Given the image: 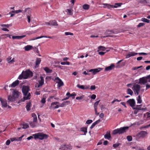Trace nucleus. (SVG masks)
Returning a JSON list of instances; mask_svg holds the SVG:
<instances>
[{"label": "nucleus", "mask_w": 150, "mask_h": 150, "mask_svg": "<svg viewBox=\"0 0 150 150\" xmlns=\"http://www.w3.org/2000/svg\"><path fill=\"white\" fill-rule=\"evenodd\" d=\"M104 116V114L103 113H101L99 115V117L100 118H103Z\"/></svg>", "instance_id": "62"}, {"label": "nucleus", "mask_w": 150, "mask_h": 150, "mask_svg": "<svg viewBox=\"0 0 150 150\" xmlns=\"http://www.w3.org/2000/svg\"><path fill=\"white\" fill-rule=\"evenodd\" d=\"M115 67V65L114 64H111V65L105 68V71H109L111 70L112 69H113Z\"/></svg>", "instance_id": "18"}, {"label": "nucleus", "mask_w": 150, "mask_h": 150, "mask_svg": "<svg viewBox=\"0 0 150 150\" xmlns=\"http://www.w3.org/2000/svg\"><path fill=\"white\" fill-rule=\"evenodd\" d=\"M70 103V101H67L64 102L59 105V107H64L65 106L69 104Z\"/></svg>", "instance_id": "22"}, {"label": "nucleus", "mask_w": 150, "mask_h": 150, "mask_svg": "<svg viewBox=\"0 0 150 150\" xmlns=\"http://www.w3.org/2000/svg\"><path fill=\"white\" fill-rule=\"evenodd\" d=\"M54 97V96H50L49 98L48 99V101H51V99L53 98Z\"/></svg>", "instance_id": "61"}, {"label": "nucleus", "mask_w": 150, "mask_h": 150, "mask_svg": "<svg viewBox=\"0 0 150 150\" xmlns=\"http://www.w3.org/2000/svg\"><path fill=\"white\" fill-rule=\"evenodd\" d=\"M100 120L99 119L93 123L90 127V128L92 129L96 125L98 124L100 122Z\"/></svg>", "instance_id": "27"}, {"label": "nucleus", "mask_w": 150, "mask_h": 150, "mask_svg": "<svg viewBox=\"0 0 150 150\" xmlns=\"http://www.w3.org/2000/svg\"><path fill=\"white\" fill-rule=\"evenodd\" d=\"M137 103H142V100H141V97L140 96H139L137 99Z\"/></svg>", "instance_id": "40"}, {"label": "nucleus", "mask_w": 150, "mask_h": 150, "mask_svg": "<svg viewBox=\"0 0 150 150\" xmlns=\"http://www.w3.org/2000/svg\"><path fill=\"white\" fill-rule=\"evenodd\" d=\"M83 8L85 10H88L89 8V5L88 4H85L83 6Z\"/></svg>", "instance_id": "42"}, {"label": "nucleus", "mask_w": 150, "mask_h": 150, "mask_svg": "<svg viewBox=\"0 0 150 150\" xmlns=\"http://www.w3.org/2000/svg\"><path fill=\"white\" fill-rule=\"evenodd\" d=\"M122 4V3H115V5H113V8H116L118 7H120Z\"/></svg>", "instance_id": "35"}, {"label": "nucleus", "mask_w": 150, "mask_h": 150, "mask_svg": "<svg viewBox=\"0 0 150 150\" xmlns=\"http://www.w3.org/2000/svg\"><path fill=\"white\" fill-rule=\"evenodd\" d=\"M29 87L27 86H23L22 91L23 93L24 97L23 98L21 99L20 101L24 102L25 100L30 99V94L28 93L29 90Z\"/></svg>", "instance_id": "1"}, {"label": "nucleus", "mask_w": 150, "mask_h": 150, "mask_svg": "<svg viewBox=\"0 0 150 150\" xmlns=\"http://www.w3.org/2000/svg\"><path fill=\"white\" fill-rule=\"evenodd\" d=\"M60 64L61 65H69L70 64V63L69 62H61Z\"/></svg>", "instance_id": "47"}, {"label": "nucleus", "mask_w": 150, "mask_h": 150, "mask_svg": "<svg viewBox=\"0 0 150 150\" xmlns=\"http://www.w3.org/2000/svg\"><path fill=\"white\" fill-rule=\"evenodd\" d=\"M128 128V127H124L115 129L113 131L112 134L115 135L118 134H123L126 131Z\"/></svg>", "instance_id": "3"}, {"label": "nucleus", "mask_w": 150, "mask_h": 150, "mask_svg": "<svg viewBox=\"0 0 150 150\" xmlns=\"http://www.w3.org/2000/svg\"><path fill=\"white\" fill-rule=\"evenodd\" d=\"M46 98H42L41 100V102L42 103H45L46 102Z\"/></svg>", "instance_id": "57"}, {"label": "nucleus", "mask_w": 150, "mask_h": 150, "mask_svg": "<svg viewBox=\"0 0 150 150\" xmlns=\"http://www.w3.org/2000/svg\"><path fill=\"white\" fill-rule=\"evenodd\" d=\"M1 26H4V27H6L7 28H8L9 26H11V25H10V24H3V25H1Z\"/></svg>", "instance_id": "58"}, {"label": "nucleus", "mask_w": 150, "mask_h": 150, "mask_svg": "<svg viewBox=\"0 0 150 150\" xmlns=\"http://www.w3.org/2000/svg\"><path fill=\"white\" fill-rule=\"evenodd\" d=\"M50 38V39L53 38V37H51V36H41L40 37H37L33 38V40H35L41 38Z\"/></svg>", "instance_id": "21"}, {"label": "nucleus", "mask_w": 150, "mask_h": 150, "mask_svg": "<svg viewBox=\"0 0 150 150\" xmlns=\"http://www.w3.org/2000/svg\"><path fill=\"white\" fill-rule=\"evenodd\" d=\"M67 10L69 14V15H72L73 14V9H67Z\"/></svg>", "instance_id": "44"}, {"label": "nucleus", "mask_w": 150, "mask_h": 150, "mask_svg": "<svg viewBox=\"0 0 150 150\" xmlns=\"http://www.w3.org/2000/svg\"><path fill=\"white\" fill-rule=\"evenodd\" d=\"M40 80H39L38 81V83H36L35 85V87L39 88L40 86H42L44 83V77L41 76H40Z\"/></svg>", "instance_id": "7"}, {"label": "nucleus", "mask_w": 150, "mask_h": 150, "mask_svg": "<svg viewBox=\"0 0 150 150\" xmlns=\"http://www.w3.org/2000/svg\"><path fill=\"white\" fill-rule=\"evenodd\" d=\"M127 93L128 94L132 96L133 94V92L130 89L128 88L127 89Z\"/></svg>", "instance_id": "37"}, {"label": "nucleus", "mask_w": 150, "mask_h": 150, "mask_svg": "<svg viewBox=\"0 0 150 150\" xmlns=\"http://www.w3.org/2000/svg\"><path fill=\"white\" fill-rule=\"evenodd\" d=\"M104 137L105 139L109 140L111 137L110 132H107V133L105 135Z\"/></svg>", "instance_id": "25"}, {"label": "nucleus", "mask_w": 150, "mask_h": 150, "mask_svg": "<svg viewBox=\"0 0 150 150\" xmlns=\"http://www.w3.org/2000/svg\"><path fill=\"white\" fill-rule=\"evenodd\" d=\"M0 101H1L2 107H6L7 106V103L6 100L0 98Z\"/></svg>", "instance_id": "19"}, {"label": "nucleus", "mask_w": 150, "mask_h": 150, "mask_svg": "<svg viewBox=\"0 0 150 150\" xmlns=\"http://www.w3.org/2000/svg\"><path fill=\"white\" fill-rule=\"evenodd\" d=\"M100 100L96 101L94 104V108L95 111V114L96 115H98L99 114V112H98L97 111L98 105L99 103Z\"/></svg>", "instance_id": "15"}, {"label": "nucleus", "mask_w": 150, "mask_h": 150, "mask_svg": "<svg viewBox=\"0 0 150 150\" xmlns=\"http://www.w3.org/2000/svg\"><path fill=\"white\" fill-rule=\"evenodd\" d=\"M26 36L25 35H23L22 36H13L12 37V39H21L25 37Z\"/></svg>", "instance_id": "26"}, {"label": "nucleus", "mask_w": 150, "mask_h": 150, "mask_svg": "<svg viewBox=\"0 0 150 150\" xmlns=\"http://www.w3.org/2000/svg\"><path fill=\"white\" fill-rule=\"evenodd\" d=\"M10 142H11L10 140L8 139L6 141V145H8L10 144Z\"/></svg>", "instance_id": "60"}, {"label": "nucleus", "mask_w": 150, "mask_h": 150, "mask_svg": "<svg viewBox=\"0 0 150 150\" xmlns=\"http://www.w3.org/2000/svg\"><path fill=\"white\" fill-rule=\"evenodd\" d=\"M34 122H31L30 124V125L32 128H33L35 127V123H34Z\"/></svg>", "instance_id": "49"}, {"label": "nucleus", "mask_w": 150, "mask_h": 150, "mask_svg": "<svg viewBox=\"0 0 150 150\" xmlns=\"http://www.w3.org/2000/svg\"><path fill=\"white\" fill-rule=\"evenodd\" d=\"M81 131L84 132V135H86V133L87 132V127H82L81 128Z\"/></svg>", "instance_id": "32"}, {"label": "nucleus", "mask_w": 150, "mask_h": 150, "mask_svg": "<svg viewBox=\"0 0 150 150\" xmlns=\"http://www.w3.org/2000/svg\"><path fill=\"white\" fill-rule=\"evenodd\" d=\"M127 139L129 141H131L132 140V137L130 136H128L127 137Z\"/></svg>", "instance_id": "53"}, {"label": "nucleus", "mask_w": 150, "mask_h": 150, "mask_svg": "<svg viewBox=\"0 0 150 150\" xmlns=\"http://www.w3.org/2000/svg\"><path fill=\"white\" fill-rule=\"evenodd\" d=\"M23 128V129H26L29 127L27 123H24L22 125Z\"/></svg>", "instance_id": "43"}, {"label": "nucleus", "mask_w": 150, "mask_h": 150, "mask_svg": "<svg viewBox=\"0 0 150 150\" xmlns=\"http://www.w3.org/2000/svg\"><path fill=\"white\" fill-rule=\"evenodd\" d=\"M147 133L146 131H142L137 135V137L139 138H144L147 135Z\"/></svg>", "instance_id": "8"}, {"label": "nucleus", "mask_w": 150, "mask_h": 150, "mask_svg": "<svg viewBox=\"0 0 150 150\" xmlns=\"http://www.w3.org/2000/svg\"><path fill=\"white\" fill-rule=\"evenodd\" d=\"M98 49L101 50L105 51V50L106 48L104 47L100 46L98 47Z\"/></svg>", "instance_id": "48"}, {"label": "nucleus", "mask_w": 150, "mask_h": 150, "mask_svg": "<svg viewBox=\"0 0 150 150\" xmlns=\"http://www.w3.org/2000/svg\"><path fill=\"white\" fill-rule=\"evenodd\" d=\"M141 21L143 22H146L147 23H149V21L148 19L146 18H143L141 19Z\"/></svg>", "instance_id": "38"}, {"label": "nucleus", "mask_w": 150, "mask_h": 150, "mask_svg": "<svg viewBox=\"0 0 150 150\" xmlns=\"http://www.w3.org/2000/svg\"><path fill=\"white\" fill-rule=\"evenodd\" d=\"M146 83H147V81L146 77H143L139 79V83L144 84Z\"/></svg>", "instance_id": "16"}, {"label": "nucleus", "mask_w": 150, "mask_h": 150, "mask_svg": "<svg viewBox=\"0 0 150 150\" xmlns=\"http://www.w3.org/2000/svg\"><path fill=\"white\" fill-rule=\"evenodd\" d=\"M96 88V86L95 85H92L90 87V89L91 90H95Z\"/></svg>", "instance_id": "55"}, {"label": "nucleus", "mask_w": 150, "mask_h": 150, "mask_svg": "<svg viewBox=\"0 0 150 150\" xmlns=\"http://www.w3.org/2000/svg\"><path fill=\"white\" fill-rule=\"evenodd\" d=\"M146 79L147 83L148 82H150V78L148 77V76L146 77Z\"/></svg>", "instance_id": "64"}, {"label": "nucleus", "mask_w": 150, "mask_h": 150, "mask_svg": "<svg viewBox=\"0 0 150 150\" xmlns=\"http://www.w3.org/2000/svg\"><path fill=\"white\" fill-rule=\"evenodd\" d=\"M140 88L141 86L140 85L138 84L134 85L132 88V89L134 91V93L137 94V95H138L139 94Z\"/></svg>", "instance_id": "5"}, {"label": "nucleus", "mask_w": 150, "mask_h": 150, "mask_svg": "<svg viewBox=\"0 0 150 150\" xmlns=\"http://www.w3.org/2000/svg\"><path fill=\"white\" fill-rule=\"evenodd\" d=\"M84 97V96L83 95H82L80 96L77 97L76 98V99L78 100H81L83 99Z\"/></svg>", "instance_id": "46"}, {"label": "nucleus", "mask_w": 150, "mask_h": 150, "mask_svg": "<svg viewBox=\"0 0 150 150\" xmlns=\"http://www.w3.org/2000/svg\"><path fill=\"white\" fill-rule=\"evenodd\" d=\"M31 103L30 102H29L27 103L26 105V108L27 110V111H29L30 110V108L31 106Z\"/></svg>", "instance_id": "34"}, {"label": "nucleus", "mask_w": 150, "mask_h": 150, "mask_svg": "<svg viewBox=\"0 0 150 150\" xmlns=\"http://www.w3.org/2000/svg\"><path fill=\"white\" fill-rule=\"evenodd\" d=\"M6 36L7 38L9 37L10 38H11V35L9 34H4L2 35V36Z\"/></svg>", "instance_id": "54"}, {"label": "nucleus", "mask_w": 150, "mask_h": 150, "mask_svg": "<svg viewBox=\"0 0 150 150\" xmlns=\"http://www.w3.org/2000/svg\"><path fill=\"white\" fill-rule=\"evenodd\" d=\"M76 86L77 88H79L82 90L88 89L89 88L90 86L89 85H80L78 84Z\"/></svg>", "instance_id": "12"}, {"label": "nucleus", "mask_w": 150, "mask_h": 150, "mask_svg": "<svg viewBox=\"0 0 150 150\" xmlns=\"http://www.w3.org/2000/svg\"><path fill=\"white\" fill-rule=\"evenodd\" d=\"M32 116L33 117V122H36L37 121V116L34 113L32 114Z\"/></svg>", "instance_id": "29"}, {"label": "nucleus", "mask_w": 150, "mask_h": 150, "mask_svg": "<svg viewBox=\"0 0 150 150\" xmlns=\"http://www.w3.org/2000/svg\"><path fill=\"white\" fill-rule=\"evenodd\" d=\"M56 83H57L58 88H59L61 87L64 86V84L62 80L58 77H56L54 80Z\"/></svg>", "instance_id": "6"}, {"label": "nucleus", "mask_w": 150, "mask_h": 150, "mask_svg": "<svg viewBox=\"0 0 150 150\" xmlns=\"http://www.w3.org/2000/svg\"><path fill=\"white\" fill-rule=\"evenodd\" d=\"M32 48V46L30 45H28L24 47L25 50L28 51L31 50Z\"/></svg>", "instance_id": "28"}, {"label": "nucleus", "mask_w": 150, "mask_h": 150, "mask_svg": "<svg viewBox=\"0 0 150 150\" xmlns=\"http://www.w3.org/2000/svg\"><path fill=\"white\" fill-rule=\"evenodd\" d=\"M19 92L18 91L15 90L13 91V95L14 98L16 99V98H18L19 96Z\"/></svg>", "instance_id": "24"}, {"label": "nucleus", "mask_w": 150, "mask_h": 150, "mask_svg": "<svg viewBox=\"0 0 150 150\" xmlns=\"http://www.w3.org/2000/svg\"><path fill=\"white\" fill-rule=\"evenodd\" d=\"M47 25H53V26H58V24L56 20H51L49 22L46 23Z\"/></svg>", "instance_id": "13"}, {"label": "nucleus", "mask_w": 150, "mask_h": 150, "mask_svg": "<svg viewBox=\"0 0 150 150\" xmlns=\"http://www.w3.org/2000/svg\"><path fill=\"white\" fill-rule=\"evenodd\" d=\"M22 10L20 9L15 11H12L9 12V13H19L21 12H22Z\"/></svg>", "instance_id": "30"}, {"label": "nucleus", "mask_w": 150, "mask_h": 150, "mask_svg": "<svg viewBox=\"0 0 150 150\" xmlns=\"http://www.w3.org/2000/svg\"><path fill=\"white\" fill-rule=\"evenodd\" d=\"M59 104V103L57 102H52L51 105V108L53 110L58 108L59 107V105H57V104Z\"/></svg>", "instance_id": "11"}, {"label": "nucleus", "mask_w": 150, "mask_h": 150, "mask_svg": "<svg viewBox=\"0 0 150 150\" xmlns=\"http://www.w3.org/2000/svg\"><path fill=\"white\" fill-rule=\"evenodd\" d=\"M41 61V59L40 58H37L35 61V66L36 68L38 67L39 65L40 64Z\"/></svg>", "instance_id": "20"}, {"label": "nucleus", "mask_w": 150, "mask_h": 150, "mask_svg": "<svg viewBox=\"0 0 150 150\" xmlns=\"http://www.w3.org/2000/svg\"><path fill=\"white\" fill-rule=\"evenodd\" d=\"M33 76L32 72L29 70L25 71H23L18 76V79L21 80L22 79H26L29 77H31Z\"/></svg>", "instance_id": "2"}, {"label": "nucleus", "mask_w": 150, "mask_h": 150, "mask_svg": "<svg viewBox=\"0 0 150 150\" xmlns=\"http://www.w3.org/2000/svg\"><path fill=\"white\" fill-rule=\"evenodd\" d=\"M120 145V143H117L116 144H114L113 145V146L115 148H117L119 145Z\"/></svg>", "instance_id": "51"}, {"label": "nucleus", "mask_w": 150, "mask_h": 150, "mask_svg": "<svg viewBox=\"0 0 150 150\" xmlns=\"http://www.w3.org/2000/svg\"><path fill=\"white\" fill-rule=\"evenodd\" d=\"M102 69V68H98L91 69L89 70L88 71L92 72L93 74H95L97 73L100 71Z\"/></svg>", "instance_id": "9"}, {"label": "nucleus", "mask_w": 150, "mask_h": 150, "mask_svg": "<svg viewBox=\"0 0 150 150\" xmlns=\"http://www.w3.org/2000/svg\"><path fill=\"white\" fill-rule=\"evenodd\" d=\"M44 70L47 73H51L52 71V70H51L49 69L47 67L45 68Z\"/></svg>", "instance_id": "36"}, {"label": "nucleus", "mask_w": 150, "mask_h": 150, "mask_svg": "<svg viewBox=\"0 0 150 150\" xmlns=\"http://www.w3.org/2000/svg\"><path fill=\"white\" fill-rule=\"evenodd\" d=\"M27 12L29 14L31 13V11L29 8H26L24 10V12L25 13Z\"/></svg>", "instance_id": "45"}, {"label": "nucleus", "mask_w": 150, "mask_h": 150, "mask_svg": "<svg viewBox=\"0 0 150 150\" xmlns=\"http://www.w3.org/2000/svg\"><path fill=\"white\" fill-rule=\"evenodd\" d=\"M11 57H9L7 59V61L8 63H10L11 60Z\"/></svg>", "instance_id": "63"}, {"label": "nucleus", "mask_w": 150, "mask_h": 150, "mask_svg": "<svg viewBox=\"0 0 150 150\" xmlns=\"http://www.w3.org/2000/svg\"><path fill=\"white\" fill-rule=\"evenodd\" d=\"M65 34L66 35H74L73 33L69 32H66L65 33Z\"/></svg>", "instance_id": "50"}, {"label": "nucleus", "mask_w": 150, "mask_h": 150, "mask_svg": "<svg viewBox=\"0 0 150 150\" xmlns=\"http://www.w3.org/2000/svg\"><path fill=\"white\" fill-rule=\"evenodd\" d=\"M96 97V96L95 94H93L91 96V98L93 99H95Z\"/></svg>", "instance_id": "59"}, {"label": "nucleus", "mask_w": 150, "mask_h": 150, "mask_svg": "<svg viewBox=\"0 0 150 150\" xmlns=\"http://www.w3.org/2000/svg\"><path fill=\"white\" fill-rule=\"evenodd\" d=\"M8 100L10 101H14L16 99L12 95V96H8Z\"/></svg>", "instance_id": "31"}, {"label": "nucleus", "mask_w": 150, "mask_h": 150, "mask_svg": "<svg viewBox=\"0 0 150 150\" xmlns=\"http://www.w3.org/2000/svg\"><path fill=\"white\" fill-rule=\"evenodd\" d=\"M93 122V121L91 120H88L86 121V123L87 124H90Z\"/></svg>", "instance_id": "56"}, {"label": "nucleus", "mask_w": 150, "mask_h": 150, "mask_svg": "<svg viewBox=\"0 0 150 150\" xmlns=\"http://www.w3.org/2000/svg\"><path fill=\"white\" fill-rule=\"evenodd\" d=\"M24 136V135H22L21 137H19L15 138V140L16 141H21L22 140V138Z\"/></svg>", "instance_id": "39"}, {"label": "nucleus", "mask_w": 150, "mask_h": 150, "mask_svg": "<svg viewBox=\"0 0 150 150\" xmlns=\"http://www.w3.org/2000/svg\"><path fill=\"white\" fill-rule=\"evenodd\" d=\"M19 83V81L17 80L14 82H13L11 85V87H14Z\"/></svg>", "instance_id": "23"}, {"label": "nucleus", "mask_w": 150, "mask_h": 150, "mask_svg": "<svg viewBox=\"0 0 150 150\" xmlns=\"http://www.w3.org/2000/svg\"><path fill=\"white\" fill-rule=\"evenodd\" d=\"M126 103H128L132 107L135 106V102L134 99H129L127 101Z\"/></svg>", "instance_id": "14"}, {"label": "nucleus", "mask_w": 150, "mask_h": 150, "mask_svg": "<svg viewBox=\"0 0 150 150\" xmlns=\"http://www.w3.org/2000/svg\"><path fill=\"white\" fill-rule=\"evenodd\" d=\"M66 95L68 96H69V97H72V96H76V94L75 93H74L72 94H71L69 92H67L66 94Z\"/></svg>", "instance_id": "41"}, {"label": "nucleus", "mask_w": 150, "mask_h": 150, "mask_svg": "<svg viewBox=\"0 0 150 150\" xmlns=\"http://www.w3.org/2000/svg\"><path fill=\"white\" fill-rule=\"evenodd\" d=\"M116 33L113 30H107L106 31L105 33V35H107L106 37H113V35H109L112 34H115Z\"/></svg>", "instance_id": "10"}, {"label": "nucleus", "mask_w": 150, "mask_h": 150, "mask_svg": "<svg viewBox=\"0 0 150 150\" xmlns=\"http://www.w3.org/2000/svg\"><path fill=\"white\" fill-rule=\"evenodd\" d=\"M103 4L104 6H107V8L108 9H110L112 8H113V5L106 3H104Z\"/></svg>", "instance_id": "33"}, {"label": "nucleus", "mask_w": 150, "mask_h": 150, "mask_svg": "<svg viewBox=\"0 0 150 150\" xmlns=\"http://www.w3.org/2000/svg\"><path fill=\"white\" fill-rule=\"evenodd\" d=\"M138 54V53L134 52H131L128 53L126 56V58H128L132 56H134Z\"/></svg>", "instance_id": "17"}, {"label": "nucleus", "mask_w": 150, "mask_h": 150, "mask_svg": "<svg viewBox=\"0 0 150 150\" xmlns=\"http://www.w3.org/2000/svg\"><path fill=\"white\" fill-rule=\"evenodd\" d=\"M33 136H34V138L35 139H39L41 140L45 138H47L48 137L47 135L41 133L35 134H33Z\"/></svg>", "instance_id": "4"}, {"label": "nucleus", "mask_w": 150, "mask_h": 150, "mask_svg": "<svg viewBox=\"0 0 150 150\" xmlns=\"http://www.w3.org/2000/svg\"><path fill=\"white\" fill-rule=\"evenodd\" d=\"M145 25V23H139L138 25H137V27L138 28L142 26H144Z\"/></svg>", "instance_id": "52"}]
</instances>
